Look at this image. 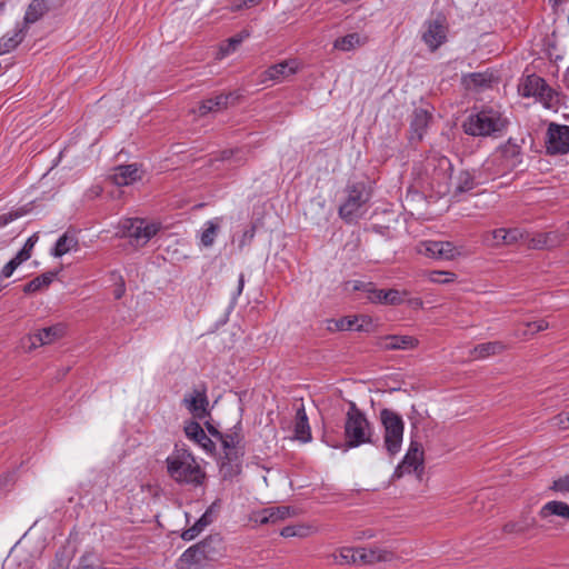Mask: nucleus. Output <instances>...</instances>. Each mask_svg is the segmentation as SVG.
Returning a JSON list of instances; mask_svg holds the SVG:
<instances>
[{
    "instance_id": "obj_1",
    "label": "nucleus",
    "mask_w": 569,
    "mask_h": 569,
    "mask_svg": "<svg viewBox=\"0 0 569 569\" xmlns=\"http://www.w3.org/2000/svg\"><path fill=\"white\" fill-rule=\"evenodd\" d=\"M166 463L168 475L176 482L192 486L203 483L206 473L188 449L176 447L167 457Z\"/></svg>"
},
{
    "instance_id": "obj_2",
    "label": "nucleus",
    "mask_w": 569,
    "mask_h": 569,
    "mask_svg": "<svg viewBox=\"0 0 569 569\" xmlns=\"http://www.w3.org/2000/svg\"><path fill=\"white\" fill-rule=\"evenodd\" d=\"M345 445L357 448L362 445H373L378 438L373 425L366 413L355 402H350L345 418Z\"/></svg>"
},
{
    "instance_id": "obj_3",
    "label": "nucleus",
    "mask_w": 569,
    "mask_h": 569,
    "mask_svg": "<svg viewBox=\"0 0 569 569\" xmlns=\"http://www.w3.org/2000/svg\"><path fill=\"white\" fill-rule=\"evenodd\" d=\"M223 457L220 461V468L224 477H233L241 471V458L243 456V435L241 422L236 423L221 436Z\"/></svg>"
},
{
    "instance_id": "obj_4",
    "label": "nucleus",
    "mask_w": 569,
    "mask_h": 569,
    "mask_svg": "<svg viewBox=\"0 0 569 569\" xmlns=\"http://www.w3.org/2000/svg\"><path fill=\"white\" fill-rule=\"evenodd\" d=\"M508 126V119L499 110L487 108L476 114H471L463 122L467 134L487 137L502 132Z\"/></svg>"
},
{
    "instance_id": "obj_5",
    "label": "nucleus",
    "mask_w": 569,
    "mask_h": 569,
    "mask_svg": "<svg viewBox=\"0 0 569 569\" xmlns=\"http://www.w3.org/2000/svg\"><path fill=\"white\" fill-rule=\"evenodd\" d=\"M379 419L383 433V448L389 456L393 457L402 447L405 421L398 412L388 408L380 410Z\"/></svg>"
},
{
    "instance_id": "obj_6",
    "label": "nucleus",
    "mask_w": 569,
    "mask_h": 569,
    "mask_svg": "<svg viewBox=\"0 0 569 569\" xmlns=\"http://www.w3.org/2000/svg\"><path fill=\"white\" fill-rule=\"evenodd\" d=\"M371 198L370 189L363 182L347 186L346 198L339 207V216L347 222H353L363 216Z\"/></svg>"
},
{
    "instance_id": "obj_7",
    "label": "nucleus",
    "mask_w": 569,
    "mask_h": 569,
    "mask_svg": "<svg viewBox=\"0 0 569 569\" xmlns=\"http://www.w3.org/2000/svg\"><path fill=\"white\" fill-rule=\"evenodd\" d=\"M519 92L522 97L535 98L548 109L557 108L560 102L559 93L537 74L527 76L519 84Z\"/></svg>"
},
{
    "instance_id": "obj_8",
    "label": "nucleus",
    "mask_w": 569,
    "mask_h": 569,
    "mask_svg": "<svg viewBox=\"0 0 569 569\" xmlns=\"http://www.w3.org/2000/svg\"><path fill=\"white\" fill-rule=\"evenodd\" d=\"M160 230L157 222L139 218H129L120 222V236L128 238L134 247H143Z\"/></svg>"
},
{
    "instance_id": "obj_9",
    "label": "nucleus",
    "mask_w": 569,
    "mask_h": 569,
    "mask_svg": "<svg viewBox=\"0 0 569 569\" xmlns=\"http://www.w3.org/2000/svg\"><path fill=\"white\" fill-rule=\"evenodd\" d=\"M416 251L419 254L438 259L453 260L465 253L462 246H456L450 241L426 240L417 244Z\"/></svg>"
},
{
    "instance_id": "obj_10",
    "label": "nucleus",
    "mask_w": 569,
    "mask_h": 569,
    "mask_svg": "<svg viewBox=\"0 0 569 569\" xmlns=\"http://www.w3.org/2000/svg\"><path fill=\"white\" fill-rule=\"evenodd\" d=\"M546 151L558 156L569 152V126L550 123L546 134Z\"/></svg>"
},
{
    "instance_id": "obj_11",
    "label": "nucleus",
    "mask_w": 569,
    "mask_h": 569,
    "mask_svg": "<svg viewBox=\"0 0 569 569\" xmlns=\"http://www.w3.org/2000/svg\"><path fill=\"white\" fill-rule=\"evenodd\" d=\"M567 238L568 233L559 229L532 234L526 232V244L533 250H551L561 247Z\"/></svg>"
},
{
    "instance_id": "obj_12",
    "label": "nucleus",
    "mask_w": 569,
    "mask_h": 569,
    "mask_svg": "<svg viewBox=\"0 0 569 569\" xmlns=\"http://www.w3.org/2000/svg\"><path fill=\"white\" fill-rule=\"evenodd\" d=\"M522 143L523 139L510 138L503 146L498 150V154L502 159L500 169L495 170L493 174H501L507 170L513 169L519 166L522 161Z\"/></svg>"
},
{
    "instance_id": "obj_13",
    "label": "nucleus",
    "mask_w": 569,
    "mask_h": 569,
    "mask_svg": "<svg viewBox=\"0 0 569 569\" xmlns=\"http://www.w3.org/2000/svg\"><path fill=\"white\" fill-rule=\"evenodd\" d=\"M423 469V451L421 445L417 441H411L409 449L401 460V462L397 466L393 478H401L406 473L411 472H421Z\"/></svg>"
},
{
    "instance_id": "obj_14",
    "label": "nucleus",
    "mask_w": 569,
    "mask_h": 569,
    "mask_svg": "<svg viewBox=\"0 0 569 569\" xmlns=\"http://www.w3.org/2000/svg\"><path fill=\"white\" fill-rule=\"evenodd\" d=\"M483 241L490 247L511 246L519 241L526 242V231L519 228H499L488 231Z\"/></svg>"
},
{
    "instance_id": "obj_15",
    "label": "nucleus",
    "mask_w": 569,
    "mask_h": 569,
    "mask_svg": "<svg viewBox=\"0 0 569 569\" xmlns=\"http://www.w3.org/2000/svg\"><path fill=\"white\" fill-rule=\"evenodd\" d=\"M212 542H218V539L211 536L201 542L188 548L179 559L181 567L200 565L204 560H213V555L210 550H207V547H209Z\"/></svg>"
},
{
    "instance_id": "obj_16",
    "label": "nucleus",
    "mask_w": 569,
    "mask_h": 569,
    "mask_svg": "<svg viewBox=\"0 0 569 569\" xmlns=\"http://www.w3.org/2000/svg\"><path fill=\"white\" fill-rule=\"evenodd\" d=\"M299 69L297 60H286L273 64L260 74V82L266 84L269 81L277 83L295 74Z\"/></svg>"
},
{
    "instance_id": "obj_17",
    "label": "nucleus",
    "mask_w": 569,
    "mask_h": 569,
    "mask_svg": "<svg viewBox=\"0 0 569 569\" xmlns=\"http://www.w3.org/2000/svg\"><path fill=\"white\" fill-rule=\"evenodd\" d=\"M184 407L196 419H204L208 416V398L204 389H194L187 393L182 400Z\"/></svg>"
},
{
    "instance_id": "obj_18",
    "label": "nucleus",
    "mask_w": 569,
    "mask_h": 569,
    "mask_svg": "<svg viewBox=\"0 0 569 569\" xmlns=\"http://www.w3.org/2000/svg\"><path fill=\"white\" fill-rule=\"evenodd\" d=\"M64 331V326L60 323L38 330L28 337L30 342L29 350L57 341L63 337Z\"/></svg>"
},
{
    "instance_id": "obj_19",
    "label": "nucleus",
    "mask_w": 569,
    "mask_h": 569,
    "mask_svg": "<svg viewBox=\"0 0 569 569\" xmlns=\"http://www.w3.org/2000/svg\"><path fill=\"white\" fill-rule=\"evenodd\" d=\"M66 0H31L24 13V23H34L49 10L60 8Z\"/></svg>"
},
{
    "instance_id": "obj_20",
    "label": "nucleus",
    "mask_w": 569,
    "mask_h": 569,
    "mask_svg": "<svg viewBox=\"0 0 569 569\" xmlns=\"http://www.w3.org/2000/svg\"><path fill=\"white\" fill-rule=\"evenodd\" d=\"M223 220V217H214L210 220H207L202 224L201 229L198 232L200 247L211 248L214 244L216 238L218 237L221 230Z\"/></svg>"
},
{
    "instance_id": "obj_21",
    "label": "nucleus",
    "mask_w": 569,
    "mask_h": 569,
    "mask_svg": "<svg viewBox=\"0 0 569 569\" xmlns=\"http://www.w3.org/2000/svg\"><path fill=\"white\" fill-rule=\"evenodd\" d=\"M418 339L412 336H385L379 338L378 347L382 350H411L418 347Z\"/></svg>"
},
{
    "instance_id": "obj_22",
    "label": "nucleus",
    "mask_w": 569,
    "mask_h": 569,
    "mask_svg": "<svg viewBox=\"0 0 569 569\" xmlns=\"http://www.w3.org/2000/svg\"><path fill=\"white\" fill-rule=\"evenodd\" d=\"M184 433L188 439L201 447L206 452L213 453L216 450L214 442L207 436L202 427L194 421L184 426Z\"/></svg>"
},
{
    "instance_id": "obj_23",
    "label": "nucleus",
    "mask_w": 569,
    "mask_h": 569,
    "mask_svg": "<svg viewBox=\"0 0 569 569\" xmlns=\"http://www.w3.org/2000/svg\"><path fill=\"white\" fill-rule=\"evenodd\" d=\"M483 182L480 174L476 176L468 170H461L452 178L451 187L453 196H459L472 190L478 183Z\"/></svg>"
},
{
    "instance_id": "obj_24",
    "label": "nucleus",
    "mask_w": 569,
    "mask_h": 569,
    "mask_svg": "<svg viewBox=\"0 0 569 569\" xmlns=\"http://www.w3.org/2000/svg\"><path fill=\"white\" fill-rule=\"evenodd\" d=\"M292 515H295V511L290 507H270L258 512L254 516V521L259 522L260 525L277 523Z\"/></svg>"
},
{
    "instance_id": "obj_25",
    "label": "nucleus",
    "mask_w": 569,
    "mask_h": 569,
    "mask_svg": "<svg viewBox=\"0 0 569 569\" xmlns=\"http://www.w3.org/2000/svg\"><path fill=\"white\" fill-rule=\"evenodd\" d=\"M110 179L119 187L129 186L141 179V173L137 164L119 166L110 174Z\"/></svg>"
},
{
    "instance_id": "obj_26",
    "label": "nucleus",
    "mask_w": 569,
    "mask_h": 569,
    "mask_svg": "<svg viewBox=\"0 0 569 569\" xmlns=\"http://www.w3.org/2000/svg\"><path fill=\"white\" fill-rule=\"evenodd\" d=\"M446 28L439 21H431L427 24L426 31L422 34L425 43L431 49H438L446 40Z\"/></svg>"
},
{
    "instance_id": "obj_27",
    "label": "nucleus",
    "mask_w": 569,
    "mask_h": 569,
    "mask_svg": "<svg viewBox=\"0 0 569 569\" xmlns=\"http://www.w3.org/2000/svg\"><path fill=\"white\" fill-rule=\"evenodd\" d=\"M368 42V36L359 32H352L339 37L333 41V49L348 52L363 47Z\"/></svg>"
},
{
    "instance_id": "obj_28",
    "label": "nucleus",
    "mask_w": 569,
    "mask_h": 569,
    "mask_svg": "<svg viewBox=\"0 0 569 569\" xmlns=\"http://www.w3.org/2000/svg\"><path fill=\"white\" fill-rule=\"evenodd\" d=\"M295 437L301 442H308L311 440V430L305 406L302 403L296 408Z\"/></svg>"
},
{
    "instance_id": "obj_29",
    "label": "nucleus",
    "mask_w": 569,
    "mask_h": 569,
    "mask_svg": "<svg viewBox=\"0 0 569 569\" xmlns=\"http://www.w3.org/2000/svg\"><path fill=\"white\" fill-rule=\"evenodd\" d=\"M507 349V346L502 341H489L477 345L470 351V356L473 359H486L490 356L502 353Z\"/></svg>"
},
{
    "instance_id": "obj_30",
    "label": "nucleus",
    "mask_w": 569,
    "mask_h": 569,
    "mask_svg": "<svg viewBox=\"0 0 569 569\" xmlns=\"http://www.w3.org/2000/svg\"><path fill=\"white\" fill-rule=\"evenodd\" d=\"M538 515L541 519L557 516L569 520V505L558 500L548 501L540 508Z\"/></svg>"
},
{
    "instance_id": "obj_31",
    "label": "nucleus",
    "mask_w": 569,
    "mask_h": 569,
    "mask_svg": "<svg viewBox=\"0 0 569 569\" xmlns=\"http://www.w3.org/2000/svg\"><path fill=\"white\" fill-rule=\"evenodd\" d=\"M78 238L69 232L63 233L51 250L53 257H62L71 251L78 250Z\"/></svg>"
},
{
    "instance_id": "obj_32",
    "label": "nucleus",
    "mask_w": 569,
    "mask_h": 569,
    "mask_svg": "<svg viewBox=\"0 0 569 569\" xmlns=\"http://www.w3.org/2000/svg\"><path fill=\"white\" fill-rule=\"evenodd\" d=\"M231 94L220 93L201 102L198 109L199 116H206L209 112H217L224 109Z\"/></svg>"
},
{
    "instance_id": "obj_33",
    "label": "nucleus",
    "mask_w": 569,
    "mask_h": 569,
    "mask_svg": "<svg viewBox=\"0 0 569 569\" xmlns=\"http://www.w3.org/2000/svg\"><path fill=\"white\" fill-rule=\"evenodd\" d=\"M368 552V559H370V566L378 562H390L396 559V555L392 550L378 545H371L366 547Z\"/></svg>"
},
{
    "instance_id": "obj_34",
    "label": "nucleus",
    "mask_w": 569,
    "mask_h": 569,
    "mask_svg": "<svg viewBox=\"0 0 569 569\" xmlns=\"http://www.w3.org/2000/svg\"><path fill=\"white\" fill-rule=\"evenodd\" d=\"M24 37L23 29L16 28L9 31L0 39V54L7 53L14 49Z\"/></svg>"
},
{
    "instance_id": "obj_35",
    "label": "nucleus",
    "mask_w": 569,
    "mask_h": 569,
    "mask_svg": "<svg viewBox=\"0 0 569 569\" xmlns=\"http://www.w3.org/2000/svg\"><path fill=\"white\" fill-rule=\"evenodd\" d=\"M435 167V174L441 179L451 177L452 164L445 156H435L430 159Z\"/></svg>"
},
{
    "instance_id": "obj_36",
    "label": "nucleus",
    "mask_w": 569,
    "mask_h": 569,
    "mask_svg": "<svg viewBox=\"0 0 569 569\" xmlns=\"http://www.w3.org/2000/svg\"><path fill=\"white\" fill-rule=\"evenodd\" d=\"M54 277H56V273H53V272L43 273V274L34 278L33 280L29 281L24 286L23 291L26 293H32V292L39 291L42 288L48 287L53 281Z\"/></svg>"
},
{
    "instance_id": "obj_37",
    "label": "nucleus",
    "mask_w": 569,
    "mask_h": 569,
    "mask_svg": "<svg viewBox=\"0 0 569 569\" xmlns=\"http://www.w3.org/2000/svg\"><path fill=\"white\" fill-rule=\"evenodd\" d=\"M333 561L340 566H356V552L352 547H342L332 555Z\"/></svg>"
},
{
    "instance_id": "obj_38",
    "label": "nucleus",
    "mask_w": 569,
    "mask_h": 569,
    "mask_svg": "<svg viewBox=\"0 0 569 569\" xmlns=\"http://www.w3.org/2000/svg\"><path fill=\"white\" fill-rule=\"evenodd\" d=\"M77 569H106V568L102 566L99 557L94 552L87 551L80 557Z\"/></svg>"
},
{
    "instance_id": "obj_39",
    "label": "nucleus",
    "mask_w": 569,
    "mask_h": 569,
    "mask_svg": "<svg viewBox=\"0 0 569 569\" xmlns=\"http://www.w3.org/2000/svg\"><path fill=\"white\" fill-rule=\"evenodd\" d=\"M72 559V553L62 548L57 551L54 559L50 562L49 569H69Z\"/></svg>"
},
{
    "instance_id": "obj_40",
    "label": "nucleus",
    "mask_w": 569,
    "mask_h": 569,
    "mask_svg": "<svg viewBox=\"0 0 569 569\" xmlns=\"http://www.w3.org/2000/svg\"><path fill=\"white\" fill-rule=\"evenodd\" d=\"M427 278L432 283L447 284L456 281L457 274L451 271L433 270L428 272Z\"/></svg>"
},
{
    "instance_id": "obj_41",
    "label": "nucleus",
    "mask_w": 569,
    "mask_h": 569,
    "mask_svg": "<svg viewBox=\"0 0 569 569\" xmlns=\"http://www.w3.org/2000/svg\"><path fill=\"white\" fill-rule=\"evenodd\" d=\"M243 39L244 36L242 34H237L228 39L227 42L220 47L219 58H224L226 56L233 52L237 49V47L243 41Z\"/></svg>"
},
{
    "instance_id": "obj_42",
    "label": "nucleus",
    "mask_w": 569,
    "mask_h": 569,
    "mask_svg": "<svg viewBox=\"0 0 569 569\" xmlns=\"http://www.w3.org/2000/svg\"><path fill=\"white\" fill-rule=\"evenodd\" d=\"M308 533L309 528L305 526H287L280 532V535L284 538L306 537Z\"/></svg>"
},
{
    "instance_id": "obj_43",
    "label": "nucleus",
    "mask_w": 569,
    "mask_h": 569,
    "mask_svg": "<svg viewBox=\"0 0 569 569\" xmlns=\"http://www.w3.org/2000/svg\"><path fill=\"white\" fill-rule=\"evenodd\" d=\"M428 119H429V116L423 110L417 111L415 113V118H413V121H412L411 126L415 128L416 131H419L418 134H419L420 138H421L423 129L428 124Z\"/></svg>"
},
{
    "instance_id": "obj_44",
    "label": "nucleus",
    "mask_w": 569,
    "mask_h": 569,
    "mask_svg": "<svg viewBox=\"0 0 569 569\" xmlns=\"http://www.w3.org/2000/svg\"><path fill=\"white\" fill-rule=\"evenodd\" d=\"M527 330L522 332V336L535 335L539 331L548 329L549 323L546 320H537L526 323Z\"/></svg>"
},
{
    "instance_id": "obj_45",
    "label": "nucleus",
    "mask_w": 569,
    "mask_h": 569,
    "mask_svg": "<svg viewBox=\"0 0 569 569\" xmlns=\"http://www.w3.org/2000/svg\"><path fill=\"white\" fill-rule=\"evenodd\" d=\"M550 488L562 495L569 493V475L556 479Z\"/></svg>"
},
{
    "instance_id": "obj_46",
    "label": "nucleus",
    "mask_w": 569,
    "mask_h": 569,
    "mask_svg": "<svg viewBox=\"0 0 569 569\" xmlns=\"http://www.w3.org/2000/svg\"><path fill=\"white\" fill-rule=\"evenodd\" d=\"M383 299L385 305H400L403 301L402 295L396 289L385 290Z\"/></svg>"
},
{
    "instance_id": "obj_47",
    "label": "nucleus",
    "mask_w": 569,
    "mask_h": 569,
    "mask_svg": "<svg viewBox=\"0 0 569 569\" xmlns=\"http://www.w3.org/2000/svg\"><path fill=\"white\" fill-rule=\"evenodd\" d=\"M551 423L560 430L569 429V410L553 417Z\"/></svg>"
},
{
    "instance_id": "obj_48",
    "label": "nucleus",
    "mask_w": 569,
    "mask_h": 569,
    "mask_svg": "<svg viewBox=\"0 0 569 569\" xmlns=\"http://www.w3.org/2000/svg\"><path fill=\"white\" fill-rule=\"evenodd\" d=\"M212 509L213 507L211 506L193 525L194 529H199V533L212 522Z\"/></svg>"
},
{
    "instance_id": "obj_49",
    "label": "nucleus",
    "mask_w": 569,
    "mask_h": 569,
    "mask_svg": "<svg viewBox=\"0 0 569 569\" xmlns=\"http://www.w3.org/2000/svg\"><path fill=\"white\" fill-rule=\"evenodd\" d=\"M357 321H358L357 318L345 317V318H341L340 320H338L336 322V326L339 330H352V329L360 330V327H357V328L355 327Z\"/></svg>"
},
{
    "instance_id": "obj_50",
    "label": "nucleus",
    "mask_w": 569,
    "mask_h": 569,
    "mask_svg": "<svg viewBox=\"0 0 569 569\" xmlns=\"http://www.w3.org/2000/svg\"><path fill=\"white\" fill-rule=\"evenodd\" d=\"M356 552V566H370V559H368V552L366 547L355 548Z\"/></svg>"
},
{
    "instance_id": "obj_51",
    "label": "nucleus",
    "mask_w": 569,
    "mask_h": 569,
    "mask_svg": "<svg viewBox=\"0 0 569 569\" xmlns=\"http://www.w3.org/2000/svg\"><path fill=\"white\" fill-rule=\"evenodd\" d=\"M367 295H368L367 298L371 302L385 303V299H383L385 290L376 289L373 287V284H371V287L368 289Z\"/></svg>"
},
{
    "instance_id": "obj_52",
    "label": "nucleus",
    "mask_w": 569,
    "mask_h": 569,
    "mask_svg": "<svg viewBox=\"0 0 569 569\" xmlns=\"http://www.w3.org/2000/svg\"><path fill=\"white\" fill-rule=\"evenodd\" d=\"M254 227H251L250 229L243 231L241 239L239 241V248L242 249L244 246L249 244L253 237H254Z\"/></svg>"
},
{
    "instance_id": "obj_53",
    "label": "nucleus",
    "mask_w": 569,
    "mask_h": 569,
    "mask_svg": "<svg viewBox=\"0 0 569 569\" xmlns=\"http://www.w3.org/2000/svg\"><path fill=\"white\" fill-rule=\"evenodd\" d=\"M376 536H377V533L373 529H366V530L357 531L355 533V540H358V541L370 540V539H373Z\"/></svg>"
},
{
    "instance_id": "obj_54",
    "label": "nucleus",
    "mask_w": 569,
    "mask_h": 569,
    "mask_svg": "<svg viewBox=\"0 0 569 569\" xmlns=\"http://www.w3.org/2000/svg\"><path fill=\"white\" fill-rule=\"evenodd\" d=\"M18 262L12 258L3 268H2V271H1V274L2 277L4 278H9L12 276V273L14 272V270L17 269L18 267Z\"/></svg>"
},
{
    "instance_id": "obj_55",
    "label": "nucleus",
    "mask_w": 569,
    "mask_h": 569,
    "mask_svg": "<svg viewBox=\"0 0 569 569\" xmlns=\"http://www.w3.org/2000/svg\"><path fill=\"white\" fill-rule=\"evenodd\" d=\"M261 0H237L233 4L234 10H240L243 8H251L258 3H260Z\"/></svg>"
},
{
    "instance_id": "obj_56",
    "label": "nucleus",
    "mask_w": 569,
    "mask_h": 569,
    "mask_svg": "<svg viewBox=\"0 0 569 569\" xmlns=\"http://www.w3.org/2000/svg\"><path fill=\"white\" fill-rule=\"evenodd\" d=\"M20 214L18 212H10V213H4V214H1L0 216V228L7 226L9 222L13 221L14 219H17Z\"/></svg>"
},
{
    "instance_id": "obj_57",
    "label": "nucleus",
    "mask_w": 569,
    "mask_h": 569,
    "mask_svg": "<svg viewBox=\"0 0 569 569\" xmlns=\"http://www.w3.org/2000/svg\"><path fill=\"white\" fill-rule=\"evenodd\" d=\"M199 535V529H194V527H190L188 529H186L181 537L183 540H187V541H190L192 539H194L197 536Z\"/></svg>"
},
{
    "instance_id": "obj_58",
    "label": "nucleus",
    "mask_w": 569,
    "mask_h": 569,
    "mask_svg": "<svg viewBox=\"0 0 569 569\" xmlns=\"http://www.w3.org/2000/svg\"><path fill=\"white\" fill-rule=\"evenodd\" d=\"M495 161H496V159H495V158H492V159H488V160H486V161H485V163L482 164V169L489 172V176H487V179H490V176H495L492 172H493L495 170H498V169H499V168L493 169Z\"/></svg>"
},
{
    "instance_id": "obj_59",
    "label": "nucleus",
    "mask_w": 569,
    "mask_h": 569,
    "mask_svg": "<svg viewBox=\"0 0 569 569\" xmlns=\"http://www.w3.org/2000/svg\"><path fill=\"white\" fill-rule=\"evenodd\" d=\"M31 257V253L27 251L26 249H21L16 257L13 258L18 264L20 266L23 261L28 260Z\"/></svg>"
},
{
    "instance_id": "obj_60",
    "label": "nucleus",
    "mask_w": 569,
    "mask_h": 569,
    "mask_svg": "<svg viewBox=\"0 0 569 569\" xmlns=\"http://www.w3.org/2000/svg\"><path fill=\"white\" fill-rule=\"evenodd\" d=\"M38 239H39L38 233H33L26 241V243L23 246V249H26L27 251H29L31 253V251H32L33 247L36 246Z\"/></svg>"
},
{
    "instance_id": "obj_61",
    "label": "nucleus",
    "mask_w": 569,
    "mask_h": 569,
    "mask_svg": "<svg viewBox=\"0 0 569 569\" xmlns=\"http://www.w3.org/2000/svg\"><path fill=\"white\" fill-rule=\"evenodd\" d=\"M352 290L355 291H358V290H362L365 292H368V289L371 287L372 283H365V282H361V281H353L352 283Z\"/></svg>"
},
{
    "instance_id": "obj_62",
    "label": "nucleus",
    "mask_w": 569,
    "mask_h": 569,
    "mask_svg": "<svg viewBox=\"0 0 569 569\" xmlns=\"http://www.w3.org/2000/svg\"><path fill=\"white\" fill-rule=\"evenodd\" d=\"M218 539V542H212L209 547H207V550H210L213 555V559L218 555L217 546L220 545V538L216 537Z\"/></svg>"
},
{
    "instance_id": "obj_63",
    "label": "nucleus",
    "mask_w": 569,
    "mask_h": 569,
    "mask_svg": "<svg viewBox=\"0 0 569 569\" xmlns=\"http://www.w3.org/2000/svg\"><path fill=\"white\" fill-rule=\"evenodd\" d=\"M244 287V276L241 273L238 281L237 296H240Z\"/></svg>"
},
{
    "instance_id": "obj_64",
    "label": "nucleus",
    "mask_w": 569,
    "mask_h": 569,
    "mask_svg": "<svg viewBox=\"0 0 569 569\" xmlns=\"http://www.w3.org/2000/svg\"><path fill=\"white\" fill-rule=\"evenodd\" d=\"M470 80L473 83L478 84V83L482 82L483 78H482V76L480 73H472V74H470Z\"/></svg>"
}]
</instances>
